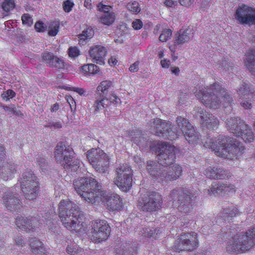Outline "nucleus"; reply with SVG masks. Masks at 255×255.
I'll return each instance as SVG.
<instances>
[{"mask_svg":"<svg viewBox=\"0 0 255 255\" xmlns=\"http://www.w3.org/2000/svg\"><path fill=\"white\" fill-rule=\"evenodd\" d=\"M150 150L157 154L158 163L147 162L146 169L153 180L163 183L174 181L182 175L181 166L175 163L176 147L166 142L154 141L150 145Z\"/></svg>","mask_w":255,"mask_h":255,"instance_id":"nucleus-1","label":"nucleus"},{"mask_svg":"<svg viewBox=\"0 0 255 255\" xmlns=\"http://www.w3.org/2000/svg\"><path fill=\"white\" fill-rule=\"evenodd\" d=\"M75 190L86 202L92 205L104 203L110 212L116 213L123 208L122 199L117 194L108 195L92 177H81L73 181Z\"/></svg>","mask_w":255,"mask_h":255,"instance_id":"nucleus-2","label":"nucleus"},{"mask_svg":"<svg viewBox=\"0 0 255 255\" xmlns=\"http://www.w3.org/2000/svg\"><path fill=\"white\" fill-rule=\"evenodd\" d=\"M176 123L180 130L175 131L172 130L173 127L169 122H166L160 119H155L150 123V130L156 136L171 140L177 139L182 132L190 144L198 142L199 140L198 134L186 119L179 116L177 118Z\"/></svg>","mask_w":255,"mask_h":255,"instance_id":"nucleus-3","label":"nucleus"},{"mask_svg":"<svg viewBox=\"0 0 255 255\" xmlns=\"http://www.w3.org/2000/svg\"><path fill=\"white\" fill-rule=\"evenodd\" d=\"M203 141L204 147L210 149L219 157L228 159H240L245 148L241 142L233 137L219 135L217 137H207Z\"/></svg>","mask_w":255,"mask_h":255,"instance_id":"nucleus-4","label":"nucleus"},{"mask_svg":"<svg viewBox=\"0 0 255 255\" xmlns=\"http://www.w3.org/2000/svg\"><path fill=\"white\" fill-rule=\"evenodd\" d=\"M59 217L64 226L71 232L80 234L86 231L87 227L84 215L80 211L78 205L73 201L68 199L60 201Z\"/></svg>","mask_w":255,"mask_h":255,"instance_id":"nucleus-5","label":"nucleus"},{"mask_svg":"<svg viewBox=\"0 0 255 255\" xmlns=\"http://www.w3.org/2000/svg\"><path fill=\"white\" fill-rule=\"evenodd\" d=\"M196 97L200 100L201 103L209 108H219L223 105L226 108H232L233 99L226 90L218 82H215L209 87L196 90L194 92Z\"/></svg>","mask_w":255,"mask_h":255,"instance_id":"nucleus-6","label":"nucleus"},{"mask_svg":"<svg viewBox=\"0 0 255 255\" xmlns=\"http://www.w3.org/2000/svg\"><path fill=\"white\" fill-rule=\"evenodd\" d=\"M199 192H192L190 190L186 187H180L177 189L172 190L170 193V199L172 202V204L176 207L178 211L182 214V217H180V220L185 219V215H188L193 209V201L194 198H196V195Z\"/></svg>","mask_w":255,"mask_h":255,"instance_id":"nucleus-7","label":"nucleus"},{"mask_svg":"<svg viewBox=\"0 0 255 255\" xmlns=\"http://www.w3.org/2000/svg\"><path fill=\"white\" fill-rule=\"evenodd\" d=\"M255 246V227L243 234H236L226 247L227 252L239 254L250 251Z\"/></svg>","mask_w":255,"mask_h":255,"instance_id":"nucleus-8","label":"nucleus"},{"mask_svg":"<svg viewBox=\"0 0 255 255\" xmlns=\"http://www.w3.org/2000/svg\"><path fill=\"white\" fill-rule=\"evenodd\" d=\"M74 151L64 142H59L56 145L54 157L56 162L61 164L64 169L76 171L80 167V160L74 155Z\"/></svg>","mask_w":255,"mask_h":255,"instance_id":"nucleus-9","label":"nucleus"},{"mask_svg":"<svg viewBox=\"0 0 255 255\" xmlns=\"http://www.w3.org/2000/svg\"><path fill=\"white\" fill-rule=\"evenodd\" d=\"M19 182L25 198L34 200L37 198L40 189L39 183L37 177L31 170H26L22 173Z\"/></svg>","mask_w":255,"mask_h":255,"instance_id":"nucleus-10","label":"nucleus"},{"mask_svg":"<svg viewBox=\"0 0 255 255\" xmlns=\"http://www.w3.org/2000/svg\"><path fill=\"white\" fill-rule=\"evenodd\" d=\"M45 215L38 214V217H31L30 218L29 217L25 219L21 216L17 217L15 221L16 228L19 231L27 233L35 231L43 224L48 225V222H50L48 213H45Z\"/></svg>","mask_w":255,"mask_h":255,"instance_id":"nucleus-11","label":"nucleus"},{"mask_svg":"<svg viewBox=\"0 0 255 255\" xmlns=\"http://www.w3.org/2000/svg\"><path fill=\"white\" fill-rule=\"evenodd\" d=\"M228 130L237 137H241L246 143L255 140V135L248 125L245 124L240 118H231L226 121Z\"/></svg>","mask_w":255,"mask_h":255,"instance_id":"nucleus-12","label":"nucleus"},{"mask_svg":"<svg viewBox=\"0 0 255 255\" xmlns=\"http://www.w3.org/2000/svg\"><path fill=\"white\" fill-rule=\"evenodd\" d=\"M162 205V197L156 191H147L138 198L137 206L144 212L156 211L160 209Z\"/></svg>","mask_w":255,"mask_h":255,"instance_id":"nucleus-13","label":"nucleus"},{"mask_svg":"<svg viewBox=\"0 0 255 255\" xmlns=\"http://www.w3.org/2000/svg\"><path fill=\"white\" fill-rule=\"evenodd\" d=\"M114 183L123 192L129 191L133 182V170L127 164H122L116 168Z\"/></svg>","mask_w":255,"mask_h":255,"instance_id":"nucleus-14","label":"nucleus"},{"mask_svg":"<svg viewBox=\"0 0 255 255\" xmlns=\"http://www.w3.org/2000/svg\"><path fill=\"white\" fill-rule=\"evenodd\" d=\"M199 240L198 234L194 232L184 233L179 236L172 249L176 253L182 251L190 252L198 248Z\"/></svg>","mask_w":255,"mask_h":255,"instance_id":"nucleus-15","label":"nucleus"},{"mask_svg":"<svg viewBox=\"0 0 255 255\" xmlns=\"http://www.w3.org/2000/svg\"><path fill=\"white\" fill-rule=\"evenodd\" d=\"M87 157L93 168L98 172L104 173L110 167V157L100 148H92L87 152Z\"/></svg>","mask_w":255,"mask_h":255,"instance_id":"nucleus-16","label":"nucleus"},{"mask_svg":"<svg viewBox=\"0 0 255 255\" xmlns=\"http://www.w3.org/2000/svg\"><path fill=\"white\" fill-rule=\"evenodd\" d=\"M90 225L92 231L90 233L89 238L95 243H100L110 237L111 229L109 224L106 221L97 219L91 221Z\"/></svg>","mask_w":255,"mask_h":255,"instance_id":"nucleus-17","label":"nucleus"},{"mask_svg":"<svg viewBox=\"0 0 255 255\" xmlns=\"http://www.w3.org/2000/svg\"><path fill=\"white\" fill-rule=\"evenodd\" d=\"M235 16L240 24H255V8L242 4L237 8Z\"/></svg>","mask_w":255,"mask_h":255,"instance_id":"nucleus-18","label":"nucleus"},{"mask_svg":"<svg viewBox=\"0 0 255 255\" xmlns=\"http://www.w3.org/2000/svg\"><path fill=\"white\" fill-rule=\"evenodd\" d=\"M6 157L5 148L0 145V176L5 181L11 179L16 173L17 165L4 162Z\"/></svg>","mask_w":255,"mask_h":255,"instance_id":"nucleus-19","label":"nucleus"},{"mask_svg":"<svg viewBox=\"0 0 255 255\" xmlns=\"http://www.w3.org/2000/svg\"><path fill=\"white\" fill-rule=\"evenodd\" d=\"M17 195L10 189H7L3 191L2 203L8 210L12 212H20L23 206L20 204V200L18 198Z\"/></svg>","mask_w":255,"mask_h":255,"instance_id":"nucleus-20","label":"nucleus"},{"mask_svg":"<svg viewBox=\"0 0 255 255\" xmlns=\"http://www.w3.org/2000/svg\"><path fill=\"white\" fill-rule=\"evenodd\" d=\"M236 189L234 185L232 184L220 183L219 182H213L211 187L207 191V195H231L235 193Z\"/></svg>","mask_w":255,"mask_h":255,"instance_id":"nucleus-21","label":"nucleus"},{"mask_svg":"<svg viewBox=\"0 0 255 255\" xmlns=\"http://www.w3.org/2000/svg\"><path fill=\"white\" fill-rule=\"evenodd\" d=\"M196 117L199 118L200 122L202 127L207 128L209 129L213 130L217 128L219 125L218 119L215 116L210 115L201 108L197 109Z\"/></svg>","mask_w":255,"mask_h":255,"instance_id":"nucleus-22","label":"nucleus"},{"mask_svg":"<svg viewBox=\"0 0 255 255\" xmlns=\"http://www.w3.org/2000/svg\"><path fill=\"white\" fill-rule=\"evenodd\" d=\"M237 92H238L240 98L242 100L241 102L242 107L245 109H250L252 105L249 103V101L255 99V90L253 89H251L248 84L243 83L242 86Z\"/></svg>","mask_w":255,"mask_h":255,"instance_id":"nucleus-23","label":"nucleus"},{"mask_svg":"<svg viewBox=\"0 0 255 255\" xmlns=\"http://www.w3.org/2000/svg\"><path fill=\"white\" fill-rule=\"evenodd\" d=\"M107 53L106 48L100 45L90 47L89 54L92 59V61L100 65L105 64V56Z\"/></svg>","mask_w":255,"mask_h":255,"instance_id":"nucleus-24","label":"nucleus"},{"mask_svg":"<svg viewBox=\"0 0 255 255\" xmlns=\"http://www.w3.org/2000/svg\"><path fill=\"white\" fill-rule=\"evenodd\" d=\"M41 58L43 62L50 67H54L57 69H63L65 66L64 61L51 52L47 51L42 53Z\"/></svg>","mask_w":255,"mask_h":255,"instance_id":"nucleus-25","label":"nucleus"},{"mask_svg":"<svg viewBox=\"0 0 255 255\" xmlns=\"http://www.w3.org/2000/svg\"><path fill=\"white\" fill-rule=\"evenodd\" d=\"M143 132L141 130L135 129L129 131H127V137H128L131 142L137 146H147L148 141L143 137Z\"/></svg>","mask_w":255,"mask_h":255,"instance_id":"nucleus-26","label":"nucleus"},{"mask_svg":"<svg viewBox=\"0 0 255 255\" xmlns=\"http://www.w3.org/2000/svg\"><path fill=\"white\" fill-rule=\"evenodd\" d=\"M205 175L210 178L224 179L231 177V173L222 168L210 167L205 170Z\"/></svg>","mask_w":255,"mask_h":255,"instance_id":"nucleus-27","label":"nucleus"},{"mask_svg":"<svg viewBox=\"0 0 255 255\" xmlns=\"http://www.w3.org/2000/svg\"><path fill=\"white\" fill-rule=\"evenodd\" d=\"M239 214V210L235 206L226 208L221 212V215L218 217L217 222L220 223L224 221L230 222Z\"/></svg>","mask_w":255,"mask_h":255,"instance_id":"nucleus-28","label":"nucleus"},{"mask_svg":"<svg viewBox=\"0 0 255 255\" xmlns=\"http://www.w3.org/2000/svg\"><path fill=\"white\" fill-rule=\"evenodd\" d=\"M117 255H136L137 253V244L125 243L121 245L120 249L116 248Z\"/></svg>","mask_w":255,"mask_h":255,"instance_id":"nucleus-29","label":"nucleus"},{"mask_svg":"<svg viewBox=\"0 0 255 255\" xmlns=\"http://www.w3.org/2000/svg\"><path fill=\"white\" fill-rule=\"evenodd\" d=\"M31 251V255H47L44 244L39 240L31 238L29 240Z\"/></svg>","mask_w":255,"mask_h":255,"instance_id":"nucleus-30","label":"nucleus"},{"mask_svg":"<svg viewBox=\"0 0 255 255\" xmlns=\"http://www.w3.org/2000/svg\"><path fill=\"white\" fill-rule=\"evenodd\" d=\"M245 63L246 68H248L250 72L255 75V50H249L245 54Z\"/></svg>","mask_w":255,"mask_h":255,"instance_id":"nucleus-31","label":"nucleus"},{"mask_svg":"<svg viewBox=\"0 0 255 255\" xmlns=\"http://www.w3.org/2000/svg\"><path fill=\"white\" fill-rule=\"evenodd\" d=\"M94 35V31L91 26L87 27L78 35L79 43L81 45H85Z\"/></svg>","mask_w":255,"mask_h":255,"instance_id":"nucleus-32","label":"nucleus"},{"mask_svg":"<svg viewBox=\"0 0 255 255\" xmlns=\"http://www.w3.org/2000/svg\"><path fill=\"white\" fill-rule=\"evenodd\" d=\"M190 32V30L187 29L186 30H180L175 36L174 40L175 45L182 44L189 41L191 38Z\"/></svg>","mask_w":255,"mask_h":255,"instance_id":"nucleus-33","label":"nucleus"},{"mask_svg":"<svg viewBox=\"0 0 255 255\" xmlns=\"http://www.w3.org/2000/svg\"><path fill=\"white\" fill-rule=\"evenodd\" d=\"M80 70L86 76H94L98 74L100 70L98 66L94 64H88L81 67Z\"/></svg>","mask_w":255,"mask_h":255,"instance_id":"nucleus-34","label":"nucleus"},{"mask_svg":"<svg viewBox=\"0 0 255 255\" xmlns=\"http://www.w3.org/2000/svg\"><path fill=\"white\" fill-rule=\"evenodd\" d=\"M110 102H112V101H110L107 97L100 95V97L96 99L94 105L95 111L98 112L104 109L109 104Z\"/></svg>","mask_w":255,"mask_h":255,"instance_id":"nucleus-35","label":"nucleus"},{"mask_svg":"<svg viewBox=\"0 0 255 255\" xmlns=\"http://www.w3.org/2000/svg\"><path fill=\"white\" fill-rule=\"evenodd\" d=\"M161 233V230L160 228L150 229L145 228L143 229L142 236L144 238H153L154 239H157L160 238Z\"/></svg>","mask_w":255,"mask_h":255,"instance_id":"nucleus-36","label":"nucleus"},{"mask_svg":"<svg viewBox=\"0 0 255 255\" xmlns=\"http://www.w3.org/2000/svg\"><path fill=\"white\" fill-rule=\"evenodd\" d=\"M115 20V15L113 11L111 12H105L100 17V21L106 25L113 24Z\"/></svg>","mask_w":255,"mask_h":255,"instance_id":"nucleus-37","label":"nucleus"},{"mask_svg":"<svg viewBox=\"0 0 255 255\" xmlns=\"http://www.w3.org/2000/svg\"><path fill=\"white\" fill-rule=\"evenodd\" d=\"M112 86V82L109 80H105L100 83V85L98 86L97 91L98 92H101L100 95L107 97L108 89Z\"/></svg>","mask_w":255,"mask_h":255,"instance_id":"nucleus-38","label":"nucleus"},{"mask_svg":"<svg viewBox=\"0 0 255 255\" xmlns=\"http://www.w3.org/2000/svg\"><path fill=\"white\" fill-rule=\"evenodd\" d=\"M127 8L129 11L134 14H137L141 10L139 4L136 1L128 2L127 5Z\"/></svg>","mask_w":255,"mask_h":255,"instance_id":"nucleus-39","label":"nucleus"},{"mask_svg":"<svg viewBox=\"0 0 255 255\" xmlns=\"http://www.w3.org/2000/svg\"><path fill=\"white\" fill-rule=\"evenodd\" d=\"M82 251V249L76 244H70L66 248V252L71 255H76Z\"/></svg>","mask_w":255,"mask_h":255,"instance_id":"nucleus-40","label":"nucleus"},{"mask_svg":"<svg viewBox=\"0 0 255 255\" xmlns=\"http://www.w3.org/2000/svg\"><path fill=\"white\" fill-rule=\"evenodd\" d=\"M36 162L40 167L41 172H45V170L48 167V163L45 158L43 156L38 155L36 158Z\"/></svg>","mask_w":255,"mask_h":255,"instance_id":"nucleus-41","label":"nucleus"},{"mask_svg":"<svg viewBox=\"0 0 255 255\" xmlns=\"http://www.w3.org/2000/svg\"><path fill=\"white\" fill-rule=\"evenodd\" d=\"M218 65H219V67L218 68H220L221 69H223V70H232V67H233L234 64L231 61L228 62L227 60H223L218 62Z\"/></svg>","mask_w":255,"mask_h":255,"instance_id":"nucleus-42","label":"nucleus"},{"mask_svg":"<svg viewBox=\"0 0 255 255\" xmlns=\"http://www.w3.org/2000/svg\"><path fill=\"white\" fill-rule=\"evenodd\" d=\"M15 7V3L14 0H4L2 2V8L6 11L8 12L13 9Z\"/></svg>","mask_w":255,"mask_h":255,"instance_id":"nucleus-43","label":"nucleus"},{"mask_svg":"<svg viewBox=\"0 0 255 255\" xmlns=\"http://www.w3.org/2000/svg\"><path fill=\"white\" fill-rule=\"evenodd\" d=\"M74 6V3L71 0H66L63 2V9L66 13H69L71 12Z\"/></svg>","mask_w":255,"mask_h":255,"instance_id":"nucleus-44","label":"nucleus"},{"mask_svg":"<svg viewBox=\"0 0 255 255\" xmlns=\"http://www.w3.org/2000/svg\"><path fill=\"white\" fill-rule=\"evenodd\" d=\"M65 90L68 91H73L77 92L81 96H85L86 95V91L84 88L76 87H65L63 88Z\"/></svg>","mask_w":255,"mask_h":255,"instance_id":"nucleus-45","label":"nucleus"},{"mask_svg":"<svg viewBox=\"0 0 255 255\" xmlns=\"http://www.w3.org/2000/svg\"><path fill=\"white\" fill-rule=\"evenodd\" d=\"M172 31L170 29L162 31L159 36V40L162 42H166L167 40L170 39Z\"/></svg>","mask_w":255,"mask_h":255,"instance_id":"nucleus-46","label":"nucleus"},{"mask_svg":"<svg viewBox=\"0 0 255 255\" xmlns=\"http://www.w3.org/2000/svg\"><path fill=\"white\" fill-rule=\"evenodd\" d=\"M59 30V24H52L49 26L48 35L51 36H55Z\"/></svg>","mask_w":255,"mask_h":255,"instance_id":"nucleus-47","label":"nucleus"},{"mask_svg":"<svg viewBox=\"0 0 255 255\" xmlns=\"http://www.w3.org/2000/svg\"><path fill=\"white\" fill-rule=\"evenodd\" d=\"M21 20L23 24L31 26L32 24V17L28 13H24L21 16Z\"/></svg>","mask_w":255,"mask_h":255,"instance_id":"nucleus-48","label":"nucleus"},{"mask_svg":"<svg viewBox=\"0 0 255 255\" xmlns=\"http://www.w3.org/2000/svg\"><path fill=\"white\" fill-rule=\"evenodd\" d=\"M65 98L67 102L70 105L71 111L73 112H75L76 110V102L75 101V100L70 95L66 96Z\"/></svg>","mask_w":255,"mask_h":255,"instance_id":"nucleus-49","label":"nucleus"},{"mask_svg":"<svg viewBox=\"0 0 255 255\" xmlns=\"http://www.w3.org/2000/svg\"><path fill=\"white\" fill-rule=\"evenodd\" d=\"M68 54L71 57H77L80 54V51L76 47H70L68 49Z\"/></svg>","mask_w":255,"mask_h":255,"instance_id":"nucleus-50","label":"nucleus"},{"mask_svg":"<svg viewBox=\"0 0 255 255\" xmlns=\"http://www.w3.org/2000/svg\"><path fill=\"white\" fill-rule=\"evenodd\" d=\"M97 7L99 10L102 11H103L104 13L111 12L112 11H110V9L111 8V6L109 5H104L102 2L99 3Z\"/></svg>","mask_w":255,"mask_h":255,"instance_id":"nucleus-51","label":"nucleus"},{"mask_svg":"<svg viewBox=\"0 0 255 255\" xmlns=\"http://www.w3.org/2000/svg\"><path fill=\"white\" fill-rule=\"evenodd\" d=\"M35 28L36 31L38 32H43L46 29V27L44 26V24L43 22L40 21H38L35 23Z\"/></svg>","mask_w":255,"mask_h":255,"instance_id":"nucleus-52","label":"nucleus"},{"mask_svg":"<svg viewBox=\"0 0 255 255\" xmlns=\"http://www.w3.org/2000/svg\"><path fill=\"white\" fill-rule=\"evenodd\" d=\"M132 27L135 30H139L142 27L143 23L142 21L139 19H136L131 24Z\"/></svg>","mask_w":255,"mask_h":255,"instance_id":"nucleus-53","label":"nucleus"},{"mask_svg":"<svg viewBox=\"0 0 255 255\" xmlns=\"http://www.w3.org/2000/svg\"><path fill=\"white\" fill-rule=\"evenodd\" d=\"M194 1L195 0H179L180 4L185 7L191 6Z\"/></svg>","mask_w":255,"mask_h":255,"instance_id":"nucleus-54","label":"nucleus"},{"mask_svg":"<svg viewBox=\"0 0 255 255\" xmlns=\"http://www.w3.org/2000/svg\"><path fill=\"white\" fill-rule=\"evenodd\" d=\"M139 62L137 61L132 64L130 65L129 67V70L131 72H137L138 70V66Z\"/></svg>","mask_w":255,"mask_h":255,"instance_id":"nucleus-55","label":"nucleus"},{"mask_svg":"<svg viewBox=\"0 0 255 255\" xmlns=\"http://www.w3.org/2000/svg\"><path fill=\"white\" fill-rule=\"evenodd\" d=\"M15 244L19 247H23L25 246V244L23 242L21 237L18 236L15 239Z\"/></svg>","mask_w":255,"mask_h":255,"instance_id":"nucleus-56","label":"nucleus"},{"mask_svg":"<svg viewBox=\"0 0 255 255\" xmlns=\"http://www.w3.org/2000/svg\"><path fill=\"white\" fill-rule=\"evenodd\" d=\"M165 5L168 7H172L175 6V1L174 0H165L163 1Z\"/></svg>","mask_w":255,"mask_h":255,"instance_id":"nucleus-57","label":"nucleus"},{"mask_svg":"<svg viewBox=\"0 0 255 255\" xmlns=\"http://www.w3.org/2000/svg\"><path fill=\"white\" fill-rule=\"evenodd\" d=\"M160 64L162 68H168L170 65V61L166 59H163L161 60Z\"/></svg>","mask_w":255,"mask_h":255,"instance_id":"nucleus-58","label":"nucleus"},{"mask_svg":"<svg viewBox=\"0 0 255 255\" xmlns=\"http://www.w3.org/2000/svg\"><path fill=\"white\" fill-rule=\"evenodd\" d=\"M108 62L111 66H114L117 64L118 61L115 56H112Z\"/></svg>","mask_w":255,"mask_h":255,"instance_id":"nucleus-59","label":"nucleus"},{"mask_svg":"<svg viewBox=\"0 0 255 255\" xmlns=\"http://www.w3.org/2000/svg\"><path fill=\"white\" fill-rule=\"evenodd\" d=\"M6 95L7 97L13 98L15 96V93L12 90H8L6 92Z\"/></svg>","mask_w":255,"mask_h":255,"instance_id":"nucleus-60","label":"nucleus"},{"mask_svg":"<svg viewBox=\"0 0 255 255\" xmlns=\"http://www.w3.org/2000/svg\"><path fill=\"white\" fill-rule=\"evenodd\" d=\"M52 127L57 128H60L62 127V123L60 122L53 123L51 126H48L49 128H51Z\"/></svg>","mask_w":255,"mask_h":255,"instance_id":"nucleus-61","label":"nucleus"},{"mask_svg":"<svg viewBox=\"0 0 255 255\" xmlns=\"http://www.w3.org/2000/svg\"><path fill=\"white\" fill-rule=\"evenodd\" d=\"M84 6L88 9H91L92 6V3L91 0H85Z\"/></svg>","mask_w":255,"mask_h":255,"instance_id":"nucleus-62","label":"nucleus"},{"mask_svg":"<svg viewBox=\"0 0 255 255\" xmlns=\"http://www.w3.org/2000/svg\"><path fill=\"white\" fill-rule=\"evenodd\" d=\"M59 109V105L58 103L54 104L51 108V112H55Z\"/></svg>","mask_w":255,"mask_h":255,"instance_id":"nucleus-63","label":"nucleus"},{"mask_svg":"<svg viewBox=\"0 0 255 255\" xmlns=\"http://www.w3.org/2000/svg\"><path fill=\"white\" fill-rule=\"evenodd\" d=\"M3 108L5 111H11L13 113H14L15 112V111H14L15 108H14V106H13L12 107H10L7 106H3Z\"/></svg>","mask_w":255,"mask_h":255,"instance_id":"nucleus-64","label":"nucleus"}]
</instances>
